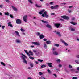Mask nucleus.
I'll use <instances>...</instances> for the list:
<instances>
[{
  "instance_id": "f257e3e1",
  "label": "nucleus",
  "mask_w": 79,
  "mask_h": 79,
  "mask_svg": "<svg viewBox=\"0 0 79 79\" xmlns=\"http://www.w3.org/2000/svg\"><path fill=\"white\" fill-rule=\"evenodd\" d=\"M21 58L22 60V62L24 63H25V64H27V60H26V59H27V56L23 53L21 54Z\"/></svg>"
},
{
  "instance_id": "f03ea898",
  "label": "nucleus",
  "mask_w": 79,
  "mask_h": 79,
  "mask_svg": "<svg viewBox=\"0 0 79 79\" xmlns=\"http://www.w3.org/2000/svg\"><path fill=\"white\" fill-rule=\"evenodd\" d=\"M47 12L45 11L44 12V14H42V16H43V17H45V18H48V17H49V16L47 14Z\"/></svg>"
},
{
  "instance_id": "7ed1b4c3",
  "label": "nucleus",
  "mask_w": 79,
  "mask_h": 79,
  "mask_svg": "<svg viewBox=\"0 0 79 79\" xmlns=\"http://www.w3.org/2000/svg\"><path fill=\"white\" fill-rule=\"evenodd\" d=\"M60 41H61V42H62L63 44H64V45H65V46H66V47L68 46V44L67 43H66V42H65L62 39H61L60 40Z\"/></svg>"
},
{
  "instance_id": "20e7f679",
  "label": "nucleus",
  "mask_w": 79,
  "mask_h": 79,
  "mask_svg": "<svg viewBox=\"0 0 79 79\" xmlns=\"http://www.w3.org/2000/svg\"><path fill=\"white\" fill-rule=\"evenodd\" d=\"M16 23L18 24H21V20L20 19H17L16 20Z\"/></svg>"
},
{
  "instance_id": "39448f33",
  "label": "nucleus",
  "mask_w": 79,
  "mask_h": 79,
  "mask_svg": "<svg viewBox=\"0 0 79 79\" xmlns=\"http://www.w3.org/2000/svg\"><path fill=\"white\" fill-rule=\"evenodd\" d=\"M27 15H25L23 17V20L25 22H27Z\"/></svg>"
},
{
  "instance_id": "423d86ee",
  "label": "nucleus",
  "mask_w": 79,
  "mask_h": 79,
  "mask_svg": "<svg viewBox=\"0 0 79 79\" xmlns=\"http://www.w3.org/2000/svg\"><path fill=\"white\" fill-rule=\"evenodd\" d=\"M32 44H34V45H37V46H40V43H39V42H32Z\"/></svg>"
},
{
  "instance_id": "0eeeda50",
  "label": "nucleus",
  "mask_w": 79,
  "mask_h": 79,
  "mask_svg": "<svg viewBox=\"0 0 79 79\" xmlns=\"http://www.w3.org/2000/svg\"><path fill=\"white\" fill-rule=\"evenodd\" d=\"M61 17L65 19H67V20L69 19V17L66 16L65 15L61 16Z\"/></svg>"
},
{
  "instance_id": "6e6552de",
  "label": "nucleus",
  "mask_w": 79,
  "mask_h": 79,
  "mask_svg": "<svg viewBox=\"0 0 79 79\" xmlns=\"http://www.w3.org/2000/svg\"><path fill=\"white\" fill-rule=\"evenodd\" d=\"M33 52L36 55H39L40 54V53L39 52L36 51L35 50H33Z\"/></svg>"
},
{
  "instance_id": "1a4fd4ad",
  "label": "nucleus",
  "mask_w": 79,
  "mask_h": 79,
  "mask_svg": "<svg viewBox=\"0 0 79 79\" xmlns=\"http://www.w3.org/2000/svg\"><path fill=\"white\" fill-rule=\"evenodd\" d=\"M46 64L48 65L49 67H51L52 68L53 66H52V63H46Z\"/></svg>"
},
{
  "instance_id": "9d476101",
  "label": "nucleus",
  "mask_w": 79,
  "mask_h": 79,
  "mask_svg": "<svg viewBox=\"0 0 79 79\" xmlns=\"http://www.w3.org/2000/svg\"><path fill=\"white\" fill-rule=\"evenodd\" d=\"M8 26H10V27H13V25L11 24V22H9L8 23Z\"/></svg>"
},
{
  "instance_id": "9b49d317",
  "label": "nucleus",
  "mask_w": 79,
  "mask_h": 79,
  "mask_svg": "<svg viewBox=\"0 0 79 79\" xmlns=\"http://www.w3.org/2000/svg\"><path fill=\"white\" fill-rule=\"evenodd\" d=\"M56 34L59 36V37H61V33L60 32L57 31L56 32Z\"/></svg>"
},
{
  "instance_id": "f8f14e48",
  "label": "nucleus",
  "mask_w": 79,
  "mask_h": 79,
  "mask_svg": "<svg viewBox=\"0 0 79 79\" xmlns=\"http://www.w3.org/2000/svg\"><path fill=\"white\" fill-rule=\"evenodd\" d=\"M54 25L56 28H58L59 27V26H60L61 25L60 23H56Z\"/></svg>"
},
{
  "instance_id": "ddd939ff",
  "label": "nucleus",
  "mask_w": 79,
  "mask_h": 79,
  "mask_svg": "<svg viewBox=\"0 0 79 79\" xmlns=\"http://www.w3.org/2000/svg\"><path fill=\"white\" fill-rule=\"evenodd\" d=\"M11 7L15 11H18V9H17L16 7H14L13 6H12Z\"/></svg>"
},
{
  "instance_id": "4468645a",
  "label": "nucleus",
  "mask_w": 79,
  "mask_h": 79,
  "mask_svg": "<svg viewBox=\"0 0 79 79\" xmlns=\"http://www.w3.org/2000/svg\"><path fill=\"white\" fill-rule=\"evenodd\" d=\"M16 42L17 44H20V43H21V41L19 40H16Z\"/></svg>"
},
{
  "instance_id": "2eb2a0df",
  "label": "nucleus",
  "mask_w": 79,
  "mask_h": 79,
  "mask_svg": "<svg viewBox=\"0 0 79 79\" xmlns=\"http://www.w3.org/2000/svg\"><path fill=\"white\" fill-rule=\"evenodd\" d=\"M39 37L40 39H42L43 38H44V36L43 34L40 35L39 36Z\"/></svg>"
},
{
  "instance_id": "dca6fc26",
  "label": "nucleus",
  "mask_w": 79,
  "mask_h": 79,
  "mask_svg": "<svg viewBox=\"0 0 79 79\" xmlns=\"http://www.w3.org/2000/svg\"><path fill=\"white\" fill-rule=\"evenodd\" d=\"M53 55H59L58 53L56 51H54L53 52Z\"/></svg>"
},
{
  "instance_id": "f3484780",
  "label": "nucleus",
  "mask_w": 79,
  "mask_h": 79,
  "mask_svg": "<svg viewBox=\"0 0 79 79\" xmlns=\"http://www.w3.org/2000/svg\"><path fill=\"white\" fill-rule=\"evenodd\" d=\"M46 27H48V28H49V29H52V26L49 24H48L46 25Z\"/></svg>"
},
{
  "instance_id": "a211bd4d",
  "label": "nucleus",
  "mask_w": 79,
  "mask_h": 79,
  "mask_svg": "<svg viewBox=\"0 0 79 79\" xmlns=\"http://www.w3.org/2000/svg\"><path fill=\"white\" fill-rule=\"evenodd\" d=\"M44 11H45V9H43L40 12H39V13L40 15H42V14H43V13H44Z\"/></svg>"
},
{
  "instance_id": "6ab92c4d",
  "label": "nucleus",
  "mask_w": 79,
  "mask_h": 79,
  "mask_svg": "<svg viewBox=\"0 0 79 79\" xmlns=\"http://www.w3.org/2000/svg\"><path fill=\"white\" fill-rule=\"evenodd\" d=\"M24 52L26 53V54H27V55L28 56H30V55H30V54L29 53V52L27 50H25Z\"/></svg>"
},
{
  "instance_id": "aec40b11",
  "label": "nucleus",
  "mask_w": 79,
  "mask_h": 79,
  "mask_svg": "<svg viewBox=\"0 0 79 79\" xmlns=\"http://www.w3.org/2000/svg\"><path fill=\"white\" fill-rule=\"evenodd\" d=\"M28 2L31 4H33V3H34V2H32V0H28Z\"/></svg>"
},
{
  "instance_id": "412c9836",
  "label": "nucleus",
  "mask_w": 79,
  "mask_h": 79,
  "mask_svg": "<svg viewBox=\"0 0 79 79\" xmlns=\"http://www.w3.org/2000/svg\"><path fill=\"white\" fill-rule=\"evenodd\" d=\"M44 48L45 49H46L47 48V44L45 43H44Z\"/></svg>"
},
{
  "instance_id": "4be33fe9",
  "label": "nucleus",
  "mask_w": 79,
  "mask_h": 79,
  "mask_svg": "<svg viewBox=\"0 0 79 79\" xmlns=\"http://www.w3.org/2000/svg\"><path fill=\"white\" fill-rule=\"evenodd\" d=\"M59 7V6L58 5H56L54 6V9H58Z\"/></svg>"
},
{
  "instance_id": "5701e85b",
  "label": "nucleus",
  "mask_w": 79,
  "mask_h": 79,
  "mask_svg": "<svg viewBox=\"0 0 79 79\" xmlns=\"http://www.w3.org/2000/svg\"><path fill=\"white\" fill-rule=\"evenodd\" d=\"M1 64H2V65H3V66H5V64L4 63V62H0Z\"/></svg>"
},
{
  "instance_id": "b1692460",
  "label": "nucleus",
  "mask_w": 79,
  "mask_h": 79,
  "mask_svg": "<svg viewBox=\"0 0 79 79\" xmlns=\"http://www.w3.org/2000/svg\"><path fill=\"white\" fill-rule=\"evenodd\" d=\"M30 65L31 68L34 67V64L33 63H31L30 64Z\"/></svg>"
},
{
  "instance_id": "393cba45",
  "label": "nucleus",
  "mask_w": 79,
  "mask_h": 79,
  "mask_svg": "<svg viewBox=\"0 0 79 79\" xmlns=\"http://www.w3.org/2000/svg\"><path fill=\"white\" fill-rule=\"evenodd\" d=\"M35 6H36V7H37V8H40V7H41V6H39L37 4H36L35 5Z\"/></svg>"
},
{
  "instance_id": "a878e982",
  "label": "nucleus",
  "mask_w": 79,
  "mask_h": 79,
  "mask_svg": "<svg viewBox=\"0 0 79 79\" xmlns=\"http://www.w3.org/2000/svg\"><path fill=\"white\" fill-rule=\"evenodd\" d=\"M75 71V70L74 69H70V71H71V73H73Z\"/></svg>"
},
{
  "instance_id": "bb28decb",
  "label": "nucleus",
  "mask_w": 79,
  "mask_h": 79,
  "mask_svg": "<svg viewBox=\"0 0 79 79\" xmlns=\"http://www.w3.org/2000/svg\"><path fill=\"white\" fill-rule=\"evenodd\" d=\"M45 67H46V65L43 64L41 66V68H44Z\"/></svg>"
},
{
  "instance_id": "cd10ccee",
  "label": "nucleus",
  "mask_w": 79,
  "mask_h": 79,
  "mask_svg": "<svg viewBox=\"0 0 79 79\" xmlns=\"http://www.w3.org/2000/svg\"><path fill=\"white\" fill-rule=\"evenodd\" d=\"M52 42L50 41H46V43L47 44H50Z\"/></svg>"
},
{
  "instance_id": "c85d7f7f",
  "label": "nucleus",
  "mask_w": 79,
  "mask_h": 79,
  "mask_svg": "<svg viewBox=\"0 0 79 79\" xmlns=\"http://www.w3.org/2000/svg\"><path fill=\"white\" fill-rule=\"evenodd\" d=\"M71 23L72 24H73V25H76L77 23H74L73 22H71Z\"/></svg>"
},
{
  "instance_id": "c756f323",
  "label": "nucleus",
  "mask_w": 79,
  "mask_h": 79,
  "mask_svg": "<svg viewBox=\"0 0 79 79\" xmlns=\"http://www.w3.org/2000/svg\"><path fill=\"white\" fill-rule=\"evenodd\" d=\"M57 61L58 62V63H60L61 61V60L59 59H57Z\"/></svg>"
},
{
  "instance_id": "7c9ffc66",
  "label": "nucleus",
  "mask_w": 79,
  "mask_h": 79,
  "mask_svg": "<svg viewBox=\"0 0 79 79\" xmlns=\"http://www.w3.org/2000/svg\"><path fill=\"white\" fill-rule=\"evenodd\" d=\"M42 22L44 23H48L46 21H44L43 20H41Z\"/></svg>"
},
{
  "instance_id": "2f4dec72",
  "label": "nucleus",
  "mask_w": 79,
  "mask_h": 79,
  "mask_svg": "<svg viewBox=\"0 0 79 79\" xmlns=\"http://www.w3.org/2000/svg\"><path fill=\"white\" fill-rule=\"evenodd\" d=\"M38 74L40 76H41V75H42L43 74V73L40 72H39Z\"/></svg>"
},
{
  "instance_id": "473e14b6",
  "label": "nucleus",
  "mask_w": 79,
  "mask_h": 79,
  "mask_svg": "<svg viewBox=\"0 0 79 79\" xmlns=\"http://www.w3.org/2000/svg\"><path fill=\"white\" fill-rule=\"evenodd\" d=\"M38 61L39 62H43V60L41 59H38Z\"/></svg>"
},
{
  "instance_id": "72a5a7b5",
  "label": "nucleus",
  "mask_w": 79,
  "mask_h": 79,
  "mask_svg": "<svg viewBox=\"0 0 79 79\" xmlns=\"http://www.w3.org/2000/svg\"><path fill=\"white\" fill-rule=\"evenodd\" d=\"M29 58L30 59H32L33 60H34V58L32 57L31 56H29Z\"/></svg>"
},
{
  "instance_id": "f704fd0d",
  "label": "nucleus",
  "mask_w": 79,
  "mask_h": 79,
  "mask_svg": "<svg viewBox=\"0 0 79 79\" xmlns=\"http://www.w3.org/2000/svg\"><path fill=\"white\" fill-rule=\"evenodd\" d=\"M4 14L6 15H7V16H9V13L8 12H5Z\"/></svg>"
},
{
  "instance_id": "c9c22d12",
  "label": "nucleus",
  "mask_w": 79,
  "mask_h": 79,
  "mask_svg": "<svg viewBox=\"0 0 79 79\" xmlns=\"http://www.w3.org/2000/svg\"><path fill=\"white\" fill-rule=\"evenodd\" d=\"M20 31H21L22 32H25V30H24L22 28H21L20 29Z\"/></svg>"
},
{
  "instance_id": "e433bc0d",
  "label": "nucleus",
  "mask_w": 79,
  "mask_h": 79,
  "mask_svg": "<svg viewBox=\"0 0 79 79\" xmlns=\"http://www.w3.org/2000/svg\"><path fill=\"white\" fill-rule=\"evenodd\" d=\"M70 30L71 31H75V29L73 28H71L70 29Z\"/></svg>"
},
{
  "instance_id": "4c0bfd02",
  "label": "nucleus",
  "mask_w": 79,
  "mask_h": 79,
  "mask_svg": "<svg viewBox=\"0 0 79 79\" xmlns=\"http://www.w3.org/2000/svg\"><path fill=\"white\" fill-rule=\"evenodd\" d=\"M75 62L76 63H77V64H79V61L77 60H75Z\"/></svg>"
},
{
  "instance_id": "58836bf2",
  "label": "nucleus",
  "mask_w": 79,
  "mask_h": 79,
  "mask_svg": "<svg viewBox=\"0 0 79 79\" xmlns=\"http://www.w3.org/2000/svg\"><path fill=\"white\" fill-rule=\"evenodd\" d=\"M15 33L16 35H17V34H19V32H18V31H15Z\"/></svg>"
},
{
  "instance_id": "ea45409f",
  "label": "nucleus",
  "mask_w": 79,
  "mask_h": 79,
  "mask_svg": "<svg viewBox=\"0 0 79 79\" xmlns=\"http://www.w3.org/2000/svg\"><path fill=\"white\" fill-rule=\"evenodd\" d=\"M56 47H59V44H56L54 45Z\"/></svg>"
},
{
  "instance_id": "a19ab883",
  "label": "nucleus",
  "mask_w": 79,
  "mask_h": 79,
  "mask_svg": "<svg viewBox=\"0 0 79 79\" xmlns=\"http://www.w3.org/2000/svg\"><path fill=\"white\" fill-rule=\"evenodd\" d=\"M36 35H38V36H40V33L39 32H37L36 33Z\"/></svg>"
},
{
  "instance_id": "79ce46f5",
  "label": "nucleus",
  "mask_w": 79,
  "mask_h": 79,
  "mask_svg": "<svg viewBox=\"0 0 79 79\" xmlns=\"http://www.w3.org/2000/svg\"><path fill=\"white\" fill-rule=\"evenodd\" d=\"M47 71L48 73H51V71L49 69H48Z\"/></svg>"
},
{
  "instance_id": "37998d69",
  "label": "nucleus",
  "mask_w": 79,
  "mask_h": 79,
  "mask_svg": "<svg viewBox=\"0 0 79 79\" xmlns=\"http://www.w3.org/2000/svg\"><path fill=\"white\" fill-rule=\"evenodd\" d=\"M50 8L51 9H55L54 6H51Z\"/></svg>"
},
{
  "instance_id": "c03bdc74",
  "label": "nucleus",
  "mask_w": 79,
  "mask_h": 79,
  "mask_svg": "<svg viewBox=\"0 0 79 79\" xmlns=\"http://www.w3.org/2000/svg\"><path fill=\"white\" fill-rule=\"evenodd\" d=\"M58 66H59V68H61V67H62V65L60 64L58 65Z\"/></svg>"
},
{
  "instance_id": "a18cd8bd",
  "label": "nucleus",
  "mask_w": 79,
  "mask_h": 79,
  "mask_svg": "<svg viewBox=\"0 0 79 79\" xmlns=\"http://www.w3.org/2000/svg\"><path fill=\"white\" fill-rule=\"evenodd\" d=\"M68 67L69 68H72V66H71V65H69Z\"/></svg>"
},
{
  "instance_id": "49530a36",
  "label": "nucleus",
  "mask_w": 79,
  "mask_h": 79,
  "mask_svg": "<svg viewBox=\"0 0 79 79\" xmlns=\"http://www.w3.org/2000/svg\"><path fill=\"white\" fill-rule=\"evenodd\" d=\"M3 7V5H0V8H2Z\"/></svg>"
},
{
  "instance_id": "de8ad7c7",
  "label": "nucleus",
  "mask_w": 79,
  "mask_h": 79,
  "mask_svg": "<svg viewBox=\"0 0 79 79\" xmlns=\"http://www.w3.org/2000/svg\"><path fill=\"white\" fill-rule=\"evenodd\" d=\"M10 18H13V15H12L10 14Z\"/></svg>"
},
{
  "instance_id": "09e8293b",
  "label": "nucleus",
  "mask_w": 79,
  "mask_h": 79,
  "mask_svg": "<svg viewBox=\"0 0 79 79\" xmlns=\"http://www.w3.org/2000/svg\"><path fill=\"white\" fill-rule=\"evenodd\" d=\"M17 37H20V35H19V33L18 34H17V35H16Z\"/></svg>"
},
{
  "instance_id": "8fccbe9b",
  "label": "nucleus",
  "mask_w": 79,
  "mask_h": 79,
  "mask_svg": "<svg viewBox=\"0 0 79 79\" xmlns=\"http://www.w3.org/2000/svg\"><path fill=\"white\" fill-rule=\"evenodd\" d=\"M76 57L77 58H79V55H77V56H76Z\"/></svg>"
},
{
  "instance_id": "3c124183",
  "label": "nucleus",
  "mask_w": 79,
  "mask_h": 79,
  "mask_svg": "<svg viewBox=\"0 0 79 79\" xmlns=\"http://www.w3.org/2000/svg\"><path fill=\"white\" fill-rule=\"evenodd\" d=\"M5 26H3L2 27V29H5Z\"/></svg>"
},
{
  "instance_id": "603ef678",
  "label": "nucleus",
  "mask_w": 79,
  "mask_h": 79,
  "mask_svg": "<svg viewBox=\"0 0 79 79\" xmlns=\"http://www.w3.org/2000/svg\"><path fill=\"white\" fill-rule=\"evenodd\" d=\"M72 79H77V77H73Z\"/></svg>"
},
{
  "instance_id": "864d4df0",
  "label": "nucleus",
  "mask_w": 79,
  "mask_h": 79,
  "mask_svg": "<svg viewBox=\"0 0 79 79\" xmlns=\"http://www.w3.org/2000/svg\"><path fill=\"white\" fill-rule=\"evenodd\" d=\"M43 40H44V41H47V39H44Z\"/></svg>"
},
{
  "instance_id": "5fc2aeb1",
  "label": "nucleus",
  "mask_w": 79,
  "mask_h": 79,
  "mask_svg": "<svg viewBox=\"0 0 79 79\" xmlns=\"http://www.w3.org/2000/svg\"><path fill=\"white\" fill-rule=\"evenodd\" d=\"M53 76H55V77H57L56 76V74H53Z\"/></svg>"
},
{
  "instance_id": "6e6d98bb",
  "label": "nucleus",
  "mask_w": 79,
  "mask_h": 79,
  "mask_svg": "<svg viewBox=\"0 0 79 79\" xmlns=\"http://www.w3.org/2000/svg\"><path fill=\"white\" fill-rule=\"evenodd\" d=\"M35 62L36 63V64H38V62L37 61H35Z\"/></svg>"
},
{
  "instance_id": "4d7b16f0",
  "label": "nucleus",
  "mask_w": 79,
  "mask_h": 79,
  "mask_svg": "<svg viewBox=\"0 0 79 79\" xmlns=\"http://www.w3.org/2000/svg\"><path fill=\"white\" fill-rule=\"evenodd\" d=\"M5 1L6 2H7V3L9 2V0H5Z\"/></svg>"
},
{
  "instance_id": "13d9d810",
  "label": "nucleus",
  "mask_w": 79,
  "mask_h": 79,
  "mask_svg": "<svg viewBox=\"0 0 79 79\" xmlns=\"http://www.w3.org/2000/svg\"><path fill=\"white\" fill-rule=\"evenodd\" d=\"M56 48H53V50H56Z\"/></svg>"
},
{
  "instance_id": "bf43d9fd",
  "label": "nucleus",
  "mask_w": 79,
  "mask_h": 79,
  "mask_svg": "<svg viewBox=\"0 0 79 79\" xmlns=\"http://www.w3.org/2000/svg\"><path fill=\"white\" fill-rule=\"evenodd\" d=\"M74 19H75V18L73 17L72 18V20H73H73H74Z\"/></svg>"
},
{
  "instance_id": "052dcab7",
  "label": "nucleus",
  "mask_w": 79,
  "mask_h": 79,
  "mask_svg": "<svg viewBox=\"0 0 79 79\" xmlns=\"http://www.w3.org/2000/svg\"><path fill=\"white\" fill-rule=\"evenodd\" d=\"M51 15H55V13H52L51 14Z\"/></svg>"
},
{
  "instance_id": "680f3d73",
  "label": "nucleus",
  "mask_w": 79,
  "mask_h": 79,
  "mask_svg": "<svg viewBox=\"0 0 79 79\" xmlns=\"http://www.w3.org/2000/svg\"><path fill=\"white\" fill-rule=\"evenodd\" d=\"M77 70H78V71H79V67H77Z\"/></svg>"
},
{
  "instance_id": "e2e57ef3",
  "label": "nucleus",
  "mask_w": 79,
  "mask_h": 79,
  "mask_svg": "<svg viewBox=\"0 0 79 79\" xmlns=\"http://www.w3.org/2000/svg\"><path fill=\"white\" fill-rule=\"evenodd\" d=\"M31 55H33V52H31Z\"/></svg>"
},
{
  "instance_id": "0e129e2a",
  "label": "nucleus",
  "mask_w": 79,
  "mask_h": 79,
  "mask_svg": "<svg viewBox=\"0 0 79 79\" xmlns=\"http://www.w3.org/2000/svg\"><path fill=\"white\" fill-rule=\"evenodd\" d=\"M53 2H51L50 3V5H53Z\"/></svg>"
},
{
  "instance_id": "69168bd1",
  "label": "nucleus",
  "mask_w": 79,
  "mask_h": 79,
  "mask_svg": "<svg viewBox=\"0 0 79 79\" xmlns=\"http://www.w3.org/2000/svg\"><path fill=\"white\" fill-rule=\"evenodd\" d=\"M62 5H66V3H62Z\"/></svg>"
},
{
  "instance_id": "338daca9",
  "label": "nucleus",
  "mask_w": 79,
  "mask_h": 79,
  "mask_svg": "<svg viewBox=\"0 0 79 79\" xmlns=\"http://www.w3.org/2000/svg\"><path fill=\"white\" fill-rule=\"evenodd\" d=\"M73 7V6H70L69 7V8H71Z\"/></svg>"
},
{
  "instance_id": "774afa93",
  "label": "nucleus",
  "mask_w": 79,
  "mask_h": 79,
  "mask_svg": "<svg viewBox=\"0 0 79 79\" xmlns=\"http://www.w3.org/2000/svg\"><path fill=\"white\" fill-rule=\"evenodd\" d=\"M49 4V3H47L46 4V5H47V6H48Z\"/></svg>"
}]
</instances>
